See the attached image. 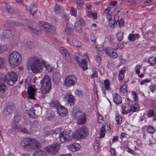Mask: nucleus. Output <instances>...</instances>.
Returning <instances> with one entry per match:
<instances>
[{
    "instance_id": "1",
    "label": "nucleus",
    "mask_w": 156,
    "mask_h": 156,
    "mask_svg": "<svg viewBox=\"0 0 156 156\" xmlns=\"http://www.w3.org/2000/svg\"><path fill=\"white\" fill-rule=\"evenodd\" d=\"M41 58L36 55H33L28 58L27 60L26 67L29 70L33 73H38L43 70L42 64L49 72H52L54 69L45 61H41Z\"/></svg>"
},
{
    "instance_id": "2",
    "label": "nucleus",
    "mask_w": 156,
    "mask_h": 156,
    "mask_svg": "<svg viewBox=\"0 0 156 156\" xmlns=\"http://www.w3.org/2000/svg\"><path fill=\"white\" fill-rule=\"evenodd\" d=\"M29 30L30 32L35 34H38L44 30L47 35L51 33H54L55 30L54 27L48 23H45L44 22H39L38 26L35 28L34 27L28 26Z\"/></svg>"
},
{
    "instance_id": "3",
    "label": "nucleus",
    "mask_w": 156,
    "mask_h": 156,
    "mask_svg": "<svg viewBox=\"0 0 156 156\" xmlns=\"http://www.w3.org/2000/svg\"><path fill=\"white\" fill-rule=\"evenodd\" d=\"M20 145L24 150L27 151L36 150L40 146V144L36 140L29 137L22 139Z\"/></svg>"
},
{
    "instance_id": "4",
    "label": "nucleus",
    "mask_w": 156,
    "mask_h": 156,
    "mask_svg": "<svg viewBox=\"0 0 156 156\" xmlns=\"http://www.w3.org/2000/svg\"><path fill=\"white\" fill-rule=\"evenodd\" d=\"M72 115L74 119L77 120L78 124L83 125L85 123L87 119L85 113L78 109L74 107L73 108L72 112Z\"/></svg>"
},
{
    "instance_id": "5",
    "label": "nucleus",
    "mask_w": 156,
    "mask_h": 156,
    "mask_svg": "<svg viewBox=\"0 0 156 156\" xmlns=\"http://www.w3.org/2000/svg\"><path fill=\"white\" fill-rule=\"evenodd\" d=\"M21 60V55L17 51L12 52L9 55V62L12 68H14L18 66Z\"/></svg>"
},
{
    "instance_id": "6",
    "label": "nucleus",
    "mask_w": 156,
    "mask_h": 156,
    "mask_svg": "<svg viewBox=\"0 0 156 156\" xmlns=\"http://www.w3.org/2000/svg\"><path fill=\"white\" fill-rule=\"evenodd\" d=\"M6 76L4 74H2L0 77V98H3L6 96L8 94V89L6 85Z\"/></svg>"
},
{
    "instance_id": "7",
    "label": "nucleus",
    "mask_w": 156,
    "mask_h": 156,
    "mask_svg": "<svg viewBox=\"0 0 156 156\" xmlns=\"http://www.w3.org/2000/svg\"><path fill=\"white\" fill-rule=\"evenodd\" d=\"M88 132L87 128L84 126L80 128L76 131L74 135L75 138L83 139L88 135Z\"/></svg>"
},
{
    "instance_id": "8",
    "label": "nucleus",
    "mask_w": 156,
    "mask_h": 156,
    "mask_svg": "<svg viewBox=\"0 0 156 156\" xmlns=\"http://www.w3.org/2000/svg\"><path fill=\"white\" fill-rule=\"evenodd\" d=\"M65 86L67 87H70L73 86L77 83L76 77L72 75L67 76L66 77L64 81Z\"/></svg>"
},
{
    "instance_id": "9",
    "label": "nucleus",
    "mask_w": 156,
    "mask_h": 156,
    "mask_svg": "<svg viewBox=\"0 0 156 156\" xmlns=\"http://www.w3.org/2000/svg\"><path fill=\"white\" fill-rule=\"evenodd\" d=\"M71 134L70 130H65L59 135L60 140L61 142L69 141L71 140Z\"/></svg>"
},
{
    "instance_id": "10",
    "label": "nucleus",
    "mask_w": 156,
    "mask_h": 156,
    "mask_svg": "<svg viewBox=\"0 0 156 156\" xmlns=\"http://www.w3.org/2000/svg\"><path fill=\"white\" fill-rule=\"evenodd\" d=\"M6 77L8 84L12 86L17 80V76L15 73L11 72L8 74V75H7Z\"/></svg>"
},
{
    "instance_id": "11",
    "label": "nucleus",
    "mask_w": 156,
    "mask_h": 156,
    "mask_svg": "<svg viewBox=\"0 0 156 156\" xmlns=\"http://www.w3.org/2000/svg\"><path fill=\"white\" fill-rule=\"evenodd\" d=\"M59 146L57 143H55L50 146H48L45 148V150L48 153L55 154L59 149Z\"/></svg>"
},
{
    "instance_id": "12",
    "label": "nucleus",
    "mask_w": 156,
    "mask_h": 156,
    "mask_svg": "<svg viewBox=\"0 0 156 156\" xmlns=\"http://www.w3.org/2000/svg\"><path fill=\"white\" fill-rule=\"evenodd\" d=\"M127 100L129 101V105L131 106L130 111L133 112L138 111L139 110V106L136 104V102H133L129 99V98H127Z\"/></svg>"
},
{
    "instance_id": "13",
    "label": "nucleus",
    "mask_w": 156,
    "mask_h": 156,
    "mask_svg": "<svg viewBox=\"0 0 156 156\" xmlns=\"http://www.w3.org/2000/svg\"><path fill=\"white\" fill-rule=\"evenodd\" d=\"M81 148L80 145L78 143H74L70 144L67 146L68 149L73 152L80 150Z\"/></svg>"
},
{
    "instance_id": "14",
    "label": "nucleus",
    "mask_w": 156,
    "mask_h": 156,
    "mask_svg": "<svg viewBox=\"0 0 156 156\" xmlns=\"http://www.w3.org/2000/svg\"><path fill=\"white\" fill-rule=\"evenodd\" d=\"M57 110L58 113L62 116L66 115L68 113L67 109L65 107L61 105L57 108Z\"/></svg>"
},
{
    "instance_id": "15",
    "label": "nucleus",
    "mask_w": 156,
    "mask_h": 156,
    "mask_svg": "<svg viewBox=\"0 0 156 156\" xmlns=\"http://www.w3.org/2000/svg\"><path fill=\"white\" fill-rule=\"evenodd\" d=\"M51 85L42 84L41 87V91L43 94L47 93L51 89Z\"/></svg>"
},
{
    "instance_id": "16",
    "label": "nucleus",
    "mask_w": 156,
    "mask_h": 156,
    "mask_svg": "<svg viewBox=\"0 0 156 156\" xmlns=\"http://www.w3.org/2000/svg\"><path fill=\"white\" fill-rule=\"evenodd\" d=\"M110 58H116L118 57V55L116 50L111 48L108 50V54Z\"/></svg>"
},
{
    "instance_id": "17",
    "label": "nucleus",
    "mask_w": 156,
    "mask_h": 156,
    "mask_svg": "<svg viewBox=\"0 0 156 156\" xmlns=\"http://www.w3.org/2000/svg\"><path fill=\"white\" fill-rule=\"evenodd\" d=\"M60 74L58 72L55 73L53 75V80L55 83H57L60 81Z\"/></svg>"
},
{
    "instance_id": "18",
    "label": "nucleus",
    "mask_w": 156,
    "mask_h": 156,
    "mask_svg": "<svg viewBox=\"0 0 156 156\" xmlns=\"http://www.w3.org/2000/svg\"><path fill=\"white\" fill-rule=\"evenodd\" d=\"M27 91L29 97L30 99H34L35 90L32 87H28Z\"/></svg>"
},
{
    "instance_id": "19",
    "label": "nucleus",
    "mask_w": 156,
    "mask_h": 156,
    "mask_svg": "<svg viewBox=\"0 0 156 156\" xmlns=\"http://www.w3.org/2000/svg\"><path fill=\"white\" fill-rule=\"evenodd\" d=\"M3 35H2L3 38H9L12 35V31L9 30H5L3 33Z\"/></svg>"
},
{
    "instance_id": "20",
    "label": "nucleus",
    "mask_w": 156,
    "mask_h": 156,
    "mask_svg": "<svg viewBox=\"0 0 156 156\" xmlns=\"http://www.w3.org/2000/svg\"><path fill=\"white\" fill-rule=\"evenodd\" d=\"M113 98L114 102L116 104H119L122 103V98L117 93H115L114 94Z\"/></svg>"
},
{
    "instance_id": "21",
    "label": "nucleus",
    "mask_w": 156,
    "mask_h": 156,
    "mask_svg": "<svg viewBox=\"0 0 156 156\" xmlns=\"http://www.w3.org/2000/svg\"><path fill=\"white\" fill-rule=\"evenodd\" d=\"M15 109V107L14 104L10 103L8 104L6 108V111L7 114H9L13 112Z\"/></svg>"
},
{
    "instance_id": "22",
    "label": "nucleus",
    "mask_w": 156,
    "mask_h": 156,
    "mask_svg": "<svg viewBox=\"0 0 156 156\" xmlns=\"http://www.w3.org/2000/svg\"><path fill=\"white\" fill-rule=\"evenodd\" d=\"M140 37V35L138 34H130L128 36V39L130 41H133L136 39H138Z\"/></svg>"
},
{
    "instance_id": "23",
    "label": "nucleus",
    "mask_w": 156,
    "mask_h": 156,
    "mask_svg": "<svg viewBox=\"0 0 156 156\" xmlns=\"http://www.w3.org/2000/svg\"><path fill=\"white\" fill-rule=\"evenodd\" d=\"M27 20H18L15 22L14 24L16 26L21 27L25 26L27 24Z\"/></svg>"
},
{
    "instance_id": "24",
    "label": "nucleus",
    "mask_w": 156,
    "mask_h": 156,
    "mask_svg": "<svg viewBox=\"0 0 156 156\" xmlns=\"http://www.w3.org/2000/svg\"><path fill=\"white\" fill-rule=\"evenodd\" d=\"M43 82L42 84L51 85V79L49 76L45 75L44 76Z\"/></svg>"
},
{
    "instance_id": "25",
    "label": "nucleus",
    "mask_w": 156,
    "mask_h": 156,
    "mask_svg": "<svg viewBox=\"0 0 156 156\" xmlns=\"http://www.w3.org/2000/svg\"><path fill=\"white\" fill-rule=\"evenodd\" d=\"M145 37L147 40L152 39L154 37V33L152 31H147L145 34Z\"/></svg>"
},
{
    "instance_id": "26",
    "label": "nucleus",
    "mask_w": 156,
    "mask_h": 156,
    "mask_svg": "<svg viewBox=\"0 0 156 156\" xmlns=\"http://www.w3.org/2000/svg\"><path fill=\"white\" fill-rule=\"evenodd\" d=\"M79 64L80 67H81L83 70H85L87 69V62L85 60H82L81 62H79Z\"/></svg>"
},
{
    "instance_id": "27",
    "label": "nucleus",
    "mask_w": 156,
    "mask_h": 156,
    "mask_svg": "<svg viewBox=\"0 0 156 156\" xmlns=\"http://www.w3.org/2000/svg\"><path fill=\"white\" fill-rule=\"evenodd\" d=\"M61 105L59 102L56 100H53L51 101L50 103V106L52 107H54L57 109Z\"/></svg>"
},
{
    "instance_id": "28",
    "label": "nucleus",
    "mask_w": 156,
    "mask_h": 156,
    "mask_svg": "<svg viewBox=\"0 0 156 156\" xmlns=\"http://www.w3.org/2000/svg\"><path fill=\"white\" fill-rule=\"evenodd\" d=\"M125 67H124L120 71L119 75V79L121 82L124 79V72L125 71Z\"/></svg>"
},
{
    "instance_id": "29",
    "label": "nucleus",
    "mask_w": 156,
    "mask_h": 156,
    "mask_svg": "<svg viewBox=\"0 0 156 156\" xmlns=\"http://www.w3.org/2000/svg\"><path fill=\"white\" fill-rule=\"evenodd\" d=\"M72 28L73 26L68 23L67 24V27L65 29L66 32L69 34H71L73 31Z\"/></svg>"
},
{
    "instance_id": "30",
    "label": "nucleus",
    "mask_w": 156,
    "mask_h": 156,
    "mask_svg": "<svg viewBox=\"0 0 156 156\" xmlns=\"http://www.w3.org/2000/svg\"><path fill=\"white\" fill-rule=\"evenodd\" d=\"M67 101L70 104V105H73L74 104V97L73 96L70 94L67 95Z\"/></svg>"
},
{
    "instance_id": "31",
    "label": "nucleus",
    "mask_w": 156,
    "mask_h": 156,
    "mask_svg": "<svg viewBox=\"0 0 156 156\" xmlns=\"http://www.w3.org/2000/svg\"><path fill=\"white\" fill-rule=\"evenodd\" d=\"M12 128L15 131H19L20 129L21 126L18 123L15 122L12 124Z\"/></svg>"
},
{
    "instance_id": "32",
    "label": "nucleus",
    "mask_w": 156,
    "mask_h": 156,
    "mask_svg": "<svg viewBox=\"0 0 156 156\" xmlns=\"http://www.w3.org/2000/svg\"><path fill=\"white\" fill-rule=\"evenodd\" d=\"M82 21V20L81 19L75 23V28L76 30H79L81 29L82 26L81 24V21Z\"/></svg>"
},
{
    "instance_id": "33",
    "label": "nucleus",
    "mask_w": 156,
    "mask_h": 156,
    "mask_svg": "<svg viewBox=\"0 0 156 156\" xmlns=\"http://www.w3.org/2000/svg\"><path fill=\"white\" fill-rule=\"evenodd\" d=\"M30 10L32 15L35 14L37 10V8L34 5H31L30 6Z\"/></svg>"
},
{
    "instance_id": "34",
    "label": "nucleus",
    "mask_w": 156,
    "mask_h": 156,
    "mask_svg": "<svg viewBox=\"0 0 156 156\" xmlns=\"http://www.w3.org/2000/svg\"><path fill=\"white\" fill-rule=\"evenodd\" d=\"M72 43L73 45L75 47H80L81 46V42L76 39H74L73 40Z\"/></svg>"
},
{
    "instance_id": "35",
    "label": "nucleus",
    "mask_w": 156,
    "mask_h": 156,
    "mask_svg": "<svg viewBox=\"0 0 156 156\" xmlns=\"http://www.w3.org/2000/svg\"><path fill=\"white\" fill-rule=\"evenodd\" d=\"M46 152L41 151H38L34 154V156H45Z\"/></svg>"
},
{
    "instance_id": "36",
    "label": "nucleus",
    "mask_w": 156,
    "mask_h": 156,
    "mask_svg": "<svg viewBox=\"0 0 156 156\" xmlns=\"http://www.w3.org/2000/svg\"><path fill=\"white\" fill-rule=\"evenodd\" d=\"M50 133L51 135L57 134H59L61 133V130L60 128H57L54 130H51L50 131Z\"/></svg>"
},
{
    "instance_id": "37",
    "label": "nucleus",
    "mask_w": 156,
    "mask_h": 156,
    "mask_svg": "<svg viewBox=\"0 0 156 156\" xmlns=\"http://www.w3.org/2000/svg\"><path fill=\"white\" fill-rule=\"evenodd\" d=\"M148 61L151 66H154L156 63V58L154 57L150 58Z\"/></svg>"
},
{
    "instance_id": "38",
    "label": "nucleus",
    "mask_w": 156,
    "mask_h": 156,
    "mask_svg": "<svg viewBox=\"0 0 156 156\" xmlns=\"http://www.w3.org/2000/svg\"><path fill=\"white\" fill-rule=\"evenodd\" d=\"M76 60L77 62H79L82 59V56L78 52L76 53L75 54Z\"/></svg>"
},
{
    "instance_id": "39",
    "label": "nucleus",
    "mask_w": 156,
    "mask_h": 156,
    "mask_svg": "<svg viewBox=\"0 0 156 156\" xmlns=\"http://www.w3.org/2000/svg\"><path fill=\"white\" fill-rule=\"evenodd\" d=\"M105 126H103L101 128L100 137L101 138L104 137L105 136Z\"/></svg>"
},
{
    "instance_id": "40",
    "label": "nucleus",
    "mask_w": 156,
    "mask_h": 156,
    "mask_svg": "<svg viewBox=\"0 0 156 156\" xmlns=\"http://www.w3.org/2000/svg\"><path fill=\"white\" fill-rule=\"evenodd\" d=\"M76 3L77 4V7L79 9H81L83 7V2L80 0H77Z\"/></svg>"
},
{
    "instance_id": "41",
    "label": "nucleus",
    "mask_w": 156,
    "mask_h": 156,
    "mask_svg": "<svg viewBox=\"0 0 156 156\" xmlns=\"http://www.w3.org/2000/svg\"><path fill=\"white\" fill-rule=\"evenodd\" d=\"M5 8L6 11L10 13H13L14 12L13 9L8 4H6Z\"/></svg>"
},
{
    "instance_id": "42",
    "label": "nucleus",
    "mask_w": 156,
    "mask_h": 156,
    "mask_svg": "<svg viewBox=\"0 0 156 156\" xmlns=\"http://www.w3.org/2000/svg\"><path fill=\"white\" fill-rule=\"evenodd\" d=\"M98 54L101 55L106 53L107 55L108 54V50L107 49H101L98 51Z\"/></svg>"
},
{
    "instance_id": "43",
    "label": "nucleus",
    "mask_w": 156,
    "mask_h": 156,
    "mask_svg": "<svg viewBox=\"0 0 156 156\" xmlns=\"http://www.w3.org/2000/svg\"><path fill=\"white\" fill-rule=\"evenodd\" d=\"M64 57L65 60L68 63L71 64L72 63L71 58L68 54L64 56Z\"/></svg>"
},
{
    "instance_id": "44",
    "label": "nucleus",
    "mask_w": 156,
    "mask_h": 156,
    "mask_svg": "<svg viewBox=\"0 0 156 156\" xmlns=\"http://www.w3.org/2000/svg\"><path fill=\"white\" fill-rule=\"evenodd\" d=\"M112 8L111 6H108L105 10V12L106 13L107 16H112L110 12Z\"/></svg>"
},
{
    "instance_id": "45",
    "label": "nucleus",
    "mask_w": 156,
    "mask_h": 156,
    "mask_svg": "<svg viewBox=\"0 0 156 156\" xmlns=\"http://www.w3.org/2000/svg\"><path fill=\"white\" fill-rule=\"evenodd\" d=\"M60 51L63 57L68 54L66 49L63 47L60 48Z\"/></svg>"
},
{
    "instance_id": "46",
    "label": "nucleus",
    "mask_w": 156,
    "mask_h": 156,
    "mask_svg": "<svg viewBox=\"0 0 156 156\" xmlns=\"http://www.w3.org/2000/svg\"><path fill=\"white\" fill-rule=\"evenodd\" d=\"M123 33L121 32H119L117 35V37L118 40L119 41H121L123 38Z\"/></svg>"
},
{
    "instance_id": "47",
    "label": "nucleus",
    "mask_w": 156,
    "mask_h": 156,
    "mask_svg": "<svg viewBox=\"0 0 156 156\" xmlns=\"http://www.w3.org/2000/svg\"><path fill=\"white\" fill-rule=\"evenodd\" d=\"M104 83L105 89L106 90L108 89L110 85V83L109 80H105L104 81Z\"/></svg>"
},
{
    "instance_id": "48",
    "label": "nucleus",
    "mask_w": 156,
    "mask_h": 156,
    "mask_svg": "<svg viewBox=\"0 0 156 156\" xmlns=\"http://www.w3.org/2000/svg\"><path fill=\"white\" fill-rule=\"evenodd\" d=\"M28 115L30 116V117L32 118H34L35 117L34 110L33 108L30 110L29 113H28Z\"/></svg>"
},
{
    "instance_id": "49",
    "label": "nucleus",
    "mask_w": 156,
    "mask_h": 156,
    "mask_svg": "<svg viewBox=\"0 0 156 156\" xmlns=\"http://www.w3.org/2000/svg\"><path fill=\"white\" fill-rule=\"evenodd\" d=\"M61 9L60 7V5L58 4H56L55 6L54 7V12L57 13H59L61 12Z\"/></svg>"
},
{
    "instance_id": "50",
    "label": "nucleus",
    "mask_w": 156,
    "mask_h": 156,
    "mask_svg": "<svg viewBox=\"0 0 156 156\" xmlns=\"http://www.w3.org/2000/svg\"><path fill=\"white\" fill-rule=\"evenodd\" d=\"M21 116L20 115H17L15 116L14 122H15L18 123L21 120Z\"/></svg>"
},
{
    "instance_id": "51",
    "label": "nucleus",
    "mask_w": 156,
    "mask_h": 156,
    "mask_svg": "<svg viewBox=\"0 0 156 156\" xmlns=\"http://www.w3.org/2000/svg\"><path fill=\"white\" fill-rule=\"evenodd\" d=\"M115 119L118 124L121 123L122 121V118L120 116L118 115L116 116Z\"/></svg>"
},
{
    "instance_id": "52",
    "label": "nucleus",
    "mask_w": 156,
    "mask_h": 156,
    "mask_svg": "<svg viewBox=\"0 0 156 156\" xmlns=\"http://www.w3.org/2000/svg\"><path fill=\"white\" fill-rule=\"evenodd\" d=\"M126 88V86L125 85L123 84L120 87V90L123 93L126 92L127 91Z\"/></svg>"
},
{
    "instance_id": "53",
    "label": "nucleus",
    "mask_w": 156,
    "mask_h": 156,
    "mask_svg": "<svg viewBox=\"0 0 156 156\" xmlns=\"http://www.w3.org/2000/svg\"><path fill=\"white\" fill-rule=\"evenodd\" d=\"M147 114L148 117H151L154 115V110L153 109L150 110L147 112Z\"/></svg>"
},
{
    "instance_id": "54",
    "label": "nucleus",
    "mask_w": 156,
    "mask_h": 156,
    "mask_svg": "<svg viewBox=\"0 0 156 156\" xmlns=\"http://www.w3.org/2000/svg\"><path fill=\"white\" fill-rule=\"evenodd\" d=\"M147 131L149 133H152L154 132L155 129L152 126H150L147 128Z\"/></svg>"
},
{
    "instance_id": "55",
    "label": "nucleus",
    "mask_w": 156,
    "mask_h": 156,
    "mask_svg": "<svg viewBox=\"0 0 156 156\" xmlns=\"http://www.w3.org/2000/svg\"><path fill=\"white\" fill-rule=\"evenodd\" d=\"M152 1L151 0L146 1L142 3V5L143 6H145L149 5H150L152 3Z\"/></svg>"
},
{
    "instance_id": "56",
    "label": "nucleus",
    "mask_w": 156,
    "mask_h": 156,
    "mask_svg": "<svg viewBox=\"0 0 156 156\" xmlns=\"http://www.w3.org/2000/svg\"><path fill=\"white\" fill-rule=\"evenodd\" d=\"M132 95L133 96L134 101H132L133 102H136L138 100L137 96L135 92H132Z\"/></svg>"
},
{
    "instance_id": "57",
    "label": "nucleus",
    "mask_w": 156,
    "mask_h": 156,
    "mask_svg": "<svg viewBox=\"0 0 156 156\" xmlns=\"http://www.w3.org/2000/svg\"><path fill=\"white\" fill-rule=\"evenodd\" d=\"M109 25L110 27L111 28L113 27L116 23L115 20L114 21L112 20H109Z\"/></svg>"
},
{
    "instance_id": "58",
    "label": "nucleus",
    "mask_w": 156,
    "mask_h": 156,
    "mask_svg": "<svg viewBox=\"0 0 156 156\" xmlns=\"http://www.w3.org/2000/svg\"><path fill=\"white\" fill-rule=\"evenodd\" d=\"M99 147V144L97 140H95L94 144V148L95 150L97 149Z\"/></svg>"
},
{
    "instance_id": "59",
    "label": "nucleus",
    "mask_w": 156,
    "mask_h": 156,
    "mask_svg": "<svg viewBox=\"0 0 156 156\" xmlns=\"http://www.w3.org/2000/svg\"><path fill=\"white\" fill-rule=\"evenodd\" d=\"M7 48V47L6 45L1 46L0 45V53L2 52Z\"/></svg>"
},
{
    "instance_id": "60",
    "label": "nucleus",
    "mask_w": 156,
    "mask_h": 156,
    "mask_svg": "<svg viewBox=\"0 0 156 156\" xmlns=\"http://www.w3.org/2000/svg\"><path fill=\"white\" fill-rule=\"evenodd\" d=\"M20 130L23 133H28L29 130L26 127H23Z\"/></svg>"
},
{
    "instance_id": "61",
    "label": "nucleus",
    "mask_w": 156,
    "mask_h": 156,
    "mask_svg": "<svg viewBox=\"0 0 156 156\" xmlns=\"http://www.w3.org/2000/svg\"><path fill=\"white\" fill-rule=\"evenodd\" d=\"M71 12L72 15L75 16H76V10L74 9L73 7H71Z\"/></svg>"
},
{
    "instance_id": "62",
    "label": "nucleus",
    "mask_w": 156,
    "mask_h": 156,
    "mask_svg": "<svg viewBox=\"0 0 156 156\" xmlns=\"http://www.w3.org/2000/svg\"><path fill=\"white\" fill-rule=\"evenodd\" d=\"M103 121V120L102 116L101 115H99L98 116V122L100 123H101Z\"/></svg>"
},
{
    "instance_id": "63",
    "label": "nucleus",
    "mask_w": 156,
    "mask_h": 156,
    "mask_svg": "<svg viewBox=\"0 0 156 156\" xmlns=\"http://www.w3.org/2000/svg\"><path fill=\"white\" fill-rule=\"evenodd\" d=\"M4 61V60L2 58H0V68H1L3 66Z\"/></svg>"
},
{
    "instance_id": "64",
    "label": "nucleus",
    "mask_w": 156,
    "mask_h": 156,
    "mask_svg": "<svg viewBox=\"0 0 156 156\" xmlns=\"http://www.w3.org/2000/svg\"><path fill=\"white\" fill-rule=\"evenodd\" d=\"M38 123L37 121H34L33 122L32 125L33 127H36L38 126Z\"/></svg>"
}]
</instances>
